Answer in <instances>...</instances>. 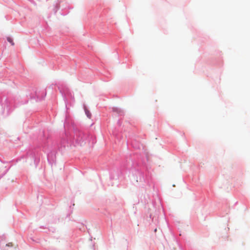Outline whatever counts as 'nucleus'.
<instances>
[{
  "instance_id": "obj_2",
  "label": "nucleus",
  "mask_w": 250,
  "mask_h": 250,
  "mask_svg": "<svg viewBox=\"0 0 250 250\" xmlns=\"http://www.w3.org/2000/svg\"><path fill=\"white\" fill-rule=\"evenodd\" d=\"M85 113H86L87 116L88 118H90L91 115V113L88 110H85Z\"/></svg>"
},
{
  "instance_id": "obj_1",
  "label": "nucleus",
  "mask_w": 250,
  "mask_h": 250,
  "mask_svg": "<svg viewBox=\"0 0 250 250\" xmlns=\"http://www.w3.org/2000/svg\"><path fill=\"white\" fill-rule=\"evenodd\" d=\"M7 40L8 42H9L12 45H14V42L12 40V39L10 37H7Z\"/></svg>"
}]
</instances>
